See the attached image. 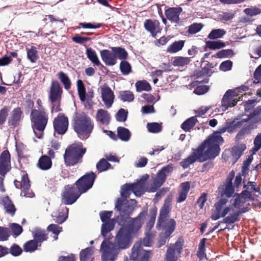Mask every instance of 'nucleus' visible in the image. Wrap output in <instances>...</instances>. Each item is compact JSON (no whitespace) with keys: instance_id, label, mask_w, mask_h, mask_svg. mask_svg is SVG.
I'll return each instance as SVG.
<instances>
[{"instance_id":"f03ea898","label":"nucleus","mask_w":261,"mask_h":261,"mask_svg":"<svg viewBox=\"0 0 261 261\" xmlns=\"http://www.w3.org/2000/svg\"><path fill=\"white\" fill-rule=\"evenodd\" d=\"M96 175L93 172L88 173L81 177L76 182V188L67 185L62 195V201L65 204H72L79 198L82 193L92 188Z\"/></svg>"},{"instance_id":"ea45409f","label":"nucleus","mask_w":261,"mask_h":261,"mask_svg":"<svg viewBox=\"0 0 261 261\" xmlns=\"http://www.w3.org/2000/svg\"><path fill=\"white\" fill-rule=\"evenodd\" d=\"M197 121L196 116L191 117L181 124V128L185 132H190Z\"/></svg>"},{"instance_id":"a19ab883","label":"nucleus","mask_w":261,"mask_h":261,"mask_svg":"<svg viewBox=\"0 0 261 261\" xmlns=\"http://www.w3.org/2000/svg\"><path fill=\"white\" fill-rule=\"evenodd\" d=\"M86 55L89 60L96 66H99L101 63L98 59L96 52L91 48L86 49Z\"/></svg>"},{"instance_id":"603ef678","label":"nucleus","mask_w":261,"mask_h":261,"mask_svg":"<svg viewBox=\"0 0 261 261\" xmlns=\"http://www.w3.org/2000/svg\"><path fill=\"white\" fill-rule=\"evenodd\" d=\"M226 33L224 30L221 29L213 30L207 36L210 39H216L222 38Z\"/></svg>"},{"instance_id":"c756f323","label":"nucleus","mask_w":261,"mask_h":261,"mask_svg":"<svg viewBox=\"0 0 261 261\" xmlns=\"http://www.w3.org/2000/svg\"><path fill=\"white\" fill-rule=\"evenodd\" d=\"M22 112L20 108H15L12 112L8 120L9 126H16L18 125L22 118Z\"/></svg>"},{"instance_id":"72a5a7b5","label":"nucleus","mask_w":261,"mask_h":261,"mask_svg":"<svg viewBox=\"0 0 261 261\" xmlns=\"http://www.w3.org/2000/svg\"><path fill=\"white\" fill-rule=\"evenodd\" d=\"M190 187V183L188 181L183 182L180 185L179 196L177 200L178 202L180 203L185 200L189 191Z\"/></svg>"},{"instance_id":"f704fd0d","label":"nucleus","mask_w":261,"mask_h":261,"mask_svg":"<svg viewBox=\"0 0 261 261\" xmlns=\"http://www.w3.org/2000/svg\"><path fill=\"white\" fill-rule=\"evenodd\" d=\"M38 167L43 170H47L51 168L52 162L50 158L44 155L40 157L38 163Z\"/></svg>"},{"instance_id":"6e6552de","label":"nucleus","mask_w":261,"mask_h":261,"mask_svg":"<svg viewBox=\"0 0 261 261\" xmlns=\"http://www.w3.org/2000/svg\"><path fill=\"white\" fill-rule=\"evenodd\" d=\"M248 88L243 86L234 90H227L223 96L221 100V109L222 111H225L228 108L234 107L238 101L243 96L241 94L242 91H246Z\"/></svg>"},{"instance_id":"473e14b6","label":"nucleus","mask_w":261,"mask_h":261,"mask_svg":"<svg viewBox=\"0 0 261 261\" xmlns=\"http://www.w3.org/2000/svg\"><path fill=\"white\" fill-rule=\"evenodd\" d=\"M94 249L93 247H87L81 251L80 253V261H92L94 258Z\"/></svg>"},{"instance_id":"9d476101","label":"nucleus","mask_w":261,"mask_h":261,"mask_svg":"<svg viewBox=\"0 0 261 261\" xmlns=\"http://www.w3.org/2000/svg\"><path fill=\"white\" fill-rule=\"evenodd\" d=\"M85 152L86 149L82 148L81 143L71 145L66 149L64 154L65 164L67 166L75 165L79 162Z\"/></svg>"},{"instance_id":"49530a36","label":"nucleus","mask_w":261,"mask_h":261,"mask_svg":"<svg viewBox=\"0 0 261 261\" xmlns=\"http://www.w3.org/2000/svg\"><path fill=\"white\" fill-rule=\"evenodd\" d=\"M191 62V58L176 57L173 61V65L175 66L184 67Z\"/></svg>"},{"instance_id":"37998d69","label":"nucleus","mask_w":261,"mask_h":261,"mask_svg":"<svg viewBox=\"0 0 261 261\" xmlns=\"http://www.w3.org/2000/svg\"><path fill=\"white\" fill-rule=\"evenodd\" d=\"M206 47L213 50L219 49L225 46V43L221 40L207 41L205 42Z\"/></svg>"},{"instance_id":"864d4df0","label":"nucleus","mask_w":261,"mask_h":261,"mask_svg":"<svg viewBox=\"0 0 261 261\" xmlns=\"http://www.w3.org/2000/svg\"><path fill=\"white\" fill-rule=\"evenodd\" d=\"M111 167V164L105 159H101L96 165L97 170L100 172L108 170Z\"/></svg>"},{"instance_id":"20e7f679","label":"nucleus","mask_w":261,"mask_h":261,"mask_svg":"<svg viewBox=\"0 0 261 261\" xmlns=\"http://www.w3.org/2000/svg\"><path fill=\"white\" fill-rule=\"evenodd\" d=\"M37 104L38 106V109L32 110L30 117L34 133L38 138L41 139L48 122V115L42 107L40 99H37Z\"/></svg>"},{"instance_id":"69168bd1","label":"nucleus","mask_w":261,"mask_h":261,"mask_svg":"<svg viewBox=\"0 0 261 261\" xmlns=\"http://www.w3.org/2000/svg\"><path fill=\"white\" fill-rule=\"evenodd\" d=\"M9 112V109L7 107H4L0 110V125L5 123Z\"/></svg>"},{"instance_id":"6e6d98bb","label":"nucleus","mask_w":261,"mask_h":261,"mask_svg":"<svg viewBox=\"0 0 261 261\" xmlns=\"http://www.w3.org/2000/svg\"><path fill=\"white\" fill-rule=\"evenodd\" d=\"M120 69L123 75H128L132 71L130 65L126 61L121 62L120 64Z\"/></svg>"},{"instance_id":"4c0bfd02","label":"nucleus","mask_w":261,"mask_h":261,"mask_svg":"<svg viewBox=\"0 0 261 261\" xmlns=\"http://www.w3.org/2000/svg\"><path fill=\"white\" fill-rule=\"evenodd\" d=\"M32 234L34 239V240L38 244L45 241L47 238L45 231L39 228H35L33 231Z\"/></svg>"},{"instance_id":"79ce46f5","label":"nucleus","mask_w":261,"mask_h":261,"mask_svg":"<svg viewBox=\"0 0 261 261\" xmlns=\"http://www.w3.org/2000/svg\"><path fill=\"white\" fill-rule=\"evenodd\" d=\"M185 41L179 40L173 42L167 48V51L169 53H175L181 50L184 46Z\"/></svg>"},{"instance_id":"774afa93","label":"nucleus","mask_w":261,"mask_h":261,"mask_svg":"<svg viewBox=\"0 0 261 261\" xmlns=\"http://www.w3.org/2000/svg\"><path fill=\"white\" fill-rule=\"evenodd\" d=\"M254 147L252 149L253 154H255L261 147V134L257 135L254 141Z\"/></svg>"},{"instance_id":"e433bc0d","label":"nucleus","mask_w":261,"mask_h":261,"mask_svg":"<svg viewBox=\"0 0 261 261\" xmlns=\"http://www.w3.org/2000/svg\"><path fill=\"white\" fill-rule=\"evenodd\" d=\"M242 212H244L245 211L235 210L234 208L233 210L231 211L230 212L231 213L230 215L224 218L222 221V222L226 224H232L239 221V215Z\"/></svg>"},{"instance_id":"393cba45","label":"nucleus","mask_w":261,"mask_h":261,"mask_svg":"<svg viewBox=\"0 0 261 261\" xmlns=\"http://www.w3.org/2000/svg\"><path fill=\"white\" fill-rule=\"evenodd\" d=\"M0 204L3 206L6 213L11 216L15 215L16 207L8 196L0 198Z\"/></svg>"},{"instance_id":"de8ad7c7","label":"nucleus","mask_w":261,"mask_h":261,"mask_svg":"<svg viewBox=\"0 0 261 261\" xmlns=\"http://www.w3.org/2000/svg\"><path fill=\"white\" fill-rule=\"evenodd\" d=\"M119 98L123 102H131L134 99V95L130 91H122L119 92Z\"/></svg>"},{"instance_id":"8fccbe9b","label":"nucleus","mask_w":261,"mask_h":261,"mask_svg":"<svg viewBox=\"0 0 261 261\" xmlns=\"http://www.w3.org/2000/svg\"><path fill=\"white\" fill-rule=\"evenodd\" d=\"M135 86L138 92H141L142 91H149L151 89L149 83L145 80L138 81L135 84Z\"/></svg>"},{"instance_id":"7ed1b4c3","label":"nucleus","mask_w":261,"mask_h":261,"mask_svg":"<svg viewBox=\"0 0 261 261\" xmlns=\"http://www.w3.org/2000/svg\"><path fill=\"white\" fill-rule=\"evenodd\" d=\"M171 210L169 201L165 200L160 212L156 227L162 230L158 243V247H161L166 243L167 239L175 229L176 222L174 219L169 218L168 214Z\"/></svg>"},{"instance_id":"412c9836","label":"nucleus","mask_w":261,"mask_h":261,"mask_svg":"<svg viewBox=\"0 0 261 261\" xmlns=\"http://www.w3.org/2000/svg\"><path fill=\"white\" fill-rule=\"evenodd\" d=\"M256 186V182L254 181H248L246 185L244 186L245 190L242 193L247 196V198L254 200L259 196L260 192Z\"/></svg>"},{"instance_id":"f257e3e1","label":"nucleus","mask_w":261,"mask_h":261,"mask_svg":"<svg viewBox=\"0 0 261 261\" xmlns=\"http://www.w3.org/2000/svg\"><path fill=\"white\" fill-rule=\"evenodd\" d=\"M134 237L126 227L122 226L117 232L113 242L105 238L100 248L102 261L115 260L122 250L130 246Z\"/></svg>"},{"instance_id":"f8f14e48","label":"nucleus","mask_w":261,"mask_h":261,"mask_svg":"<svg viewBox=\"0 0 261 261\" xmlns=\"http://www.w3.org/2000/svg\"><path fill=\"white\" fill-rule=\"evenodd\" d=\"M233 209L232 200L229 202L228 199L222 198L215 204V210L211 215V218L215 221L224 217Z\"/></svg>"},{"instance_id":"f3484780","label":"nucleus","mask_w":261,"mask_h":261,"mask_svg":"<svg viewBox=\"0 0 261 261\" xmlns=\"http://www.w3.org/2000/svg\"><path fill=\"white\" fill-rule=\"evenodd\" d=\"M184 243V240L179 238L174 244L171 245L167 251L165 261H176L181 252Z\"/></svg>"},{"instance_id":"4be33fe9","label":"nucleus","mask_w":261,"mask_h":261,"mask_svg":"<svg viewBox=\"0 0 261 261\" xmlns=\"http://www.w3.org/2000/svg\"><path fill=\"white\" fill-rule=\"evenodd\" d=\"M10 169V154L8 150H6L0 155V174L4 176Z\"/></svg>"},{"instance_id":"2eb2a0df","label":"nucleus","mask_w":261,"mask_h":261,"mask_svg":"<svg viewBox=\"0 0 261 261\" xmlns=\"http://www.w3.org/2000/svg\"><path fill=\"white\" fill-rule=\"evenodd\" d=\"M173 170V165L169 164L164 167L157 173L156 176L153 179L152 185L149 190V192H154L160 187L165 181L167 175Z\"/></svg>"},{"instance_id":"6ab92c4d","label":"nucleus","mask_w":261,"mask_h":261,"mask_svg":"<svg viewBox=\"0 0 261 261\" xmlns=\"http://www.w3.org/2000/svg\"><path fill=\"white\" fill-rule=\"evenodd\" d=\"M68 120L63 114H59L54 121L55 132L60 135L64 134L68 128Z\"/></svg>"},{"instance_id":"c85d7f7f","label":"nucleus","mask_w":261,"mask_h":261,"mask_svg":"<svg viewBox=\"0 0 261 261\" xmlns=\"http://www.w3.org/2000/svg\"><path fill=\"white\" fill-rule=\"evenodd\" d=\"M182 11L180 7L170 8L165 12L166 18L173 23H178L180 20L179 15Z\"/></svg>"},{"instance_id":"052dcab7","label":"nucleus","mask_w":261,"mask_h":261,"mask_svg":"<svg viewBox=\"0 0 261 261\" xmlns=\"http://www.w3.org/2000/svg\"><path fill=\"white\" fill-rule=\"evenodd\" d=\"M38 243L35 241L30 240L24 245V250L26 252H33L37 249Z\"/></svg>"},{"instance_id":"0e129e2a","label":"nucleus","mask_w":261,"mask_h":261,"mask_svg":"<svg viewBox=\"0 0 261 261\" xmlns=\"http://www.w3.org/2000/svg\"><path fill=\"white\" fill-rule=\"evenodd\" d=\"M47 230L55 234L54 239L56 240L58 239V235L62 231V228L58 225L51 224L48 226Z\"/></svg>"},{"instance_id":"7c9ffc66","label":"nucleus","mask_w":261,"mask_h":261,"mask_svg":"<svg viewBox=\"0 0 261 261\" xmlns=\"http://www.w3.org/2000/svg\"><path fill=\"white\" fill-rule=\"evenodd\" d=\"M233 207L235 210H240L241 207L245 203L249 201H253L252 199L247 198L242 192L241 194L236 196L234 199H231Z\"/></svg>"},{"instance_id":"338daca9","label":"nucleus","mask_w":261,"mask_h":261,"mask_svg":"<svg viewBox=\"0 0 261 261\" xmlns=\"http://www.w3.org/2000/svg\"><path fill=\"white\" fill-rule=\"evenodd\" d=\"M244 12L247 15L253 16L260 14L261 13V10L257 8L250 7L245 9L244 10Z\"/></svg>"},{"instance_id":"09e8293b","label":"nucleus","mask_w":261,"mask_h":261,"mask_svg":"<svg viewBox=\"0 0 261 261\" xmlns=\"http://www.w3.org/2000/svg\"><path fill=\"white\" fill-rule=\"evenodd\" d=\"M58 76L62 83L63 84L64 88L66 90H68L71 87V81L67 74L62 71H60L58 73Z\"/></svg>"},{"instance_id":"4468645a","label":"nucleus","mask_w":261,"mask_h":261,"mask_svg":"<svg viewBox=\"0 0 261 261\" xmlns=\"http://www.w3.org/2000/svg\"><path fill=\"white\" fill-rule=\"evenodd\" d=\"M112 211H103L100 213V218L102 222L101 228V234L104 238L108 232L113 229L115 221L111 219Z\"/></svg>"},{"instance_id":"4d7b16f0","label":"nucleus","mask_w":261,"mask_h":261,"mask_svg":"<svg viewBox=\"0 0 261 261\" xmlns=\"http://www.w3.org/2000/svg\"><path fill=\"white\" fill-rule=\"evenodd\" d=\"M154 236L151 232L148 231L146 233L145 237L141 242L140 246H144L146 247H149L151 245L152 242V239Z\"/></svg>"},{"instance_id":"3c124183","label":"nucleus","mask_w":261,"mask_h":261,"mask_svg":"<svg viewBox=\"0 0 261 261\" xmlns=\"http://www.w3.org/2000/svg\"><path fill=\"white\" fill-rule=\"evenodd\" d=\"M77 87L78 94L80 100L84 102L86 101V89L82 80H79L77 81Z\"/></svg>"},{"instance_id":"b1692460","label":"nucleus","mask_w":261,"mask_h":261,"mask_svg":"<svg viewBox=\"0 0 261 261\" xmlns=\"http://www.w3.org/2000/svg\"><path fill=\"white\" fill-rule=\"evenodd\" d=\"M148 177V175L146 174L143 176L138 182L130 184L132 192L134 193L136 196L140 197L144 193L145 181Z\"/></svg>"},{"instance_id":"bf43d9fd","label":"nucleus","mask_w":261,"mask_h":261,"mask_svg":"<svg viewBox=\"0 0 261 261\" xmlns=\"http://www.w3.org/2000/svg\"><path fill=\"white\" fill-rule=\"evenodd\" d=\"M147 128L149 132L152 133H158L162 130L161 125L157 122L148 123Z\"/></svg>"},{"instance_id":"bb28decb","label":"nucleus","mask_w":261,"mask_h":261,"mask_svg":"<svg viewBox=\"0 0 261 261\" xmlns=\"http://www.w3.org/2000/svg\"><path fill=\"white\" fill-rule=\"evenodd\" d=\"M146 30L150 32L151 35L155 37L158 33H160L162 29L160 27V22L158 20L146 19L144 23Z\"/></svg>"},{"instance_id":"dca6fc26","label":"nucleus","mask_w":261,"mask_h":261,"mask_svg":"<svg viewBox=\"0 0 261 261\" xmlns=\"http://www.w3.org/2000/svg\"><path fill=\"white\" fill-rule=\"evenodd\" d=\"M14 185L16 188L21 190V196L28 198H33L35 196V194L30 189V180L27 174H23L22 175L21 181L15 180Z\"/></svg>"},{"instance_id":"5fc2aeb1","label":"nucleus","mask_w":261,"mask_h":261,"mask_svg":"<svg viewBox=\"0 0 261 261\" xmlns=\"http://www.w3.org/2000/svg\"><path fill=\"white\" fill-rule=\"evenodd\" d=\"M132 192V188L130 184H126L121 187L120 190L121 197L122 198L127 199L130 196Z\"/></svg>"},{"instance_id":"5701e85b","label":"nucleus","mask_w":261,"mask_h":261,"mask_svg":"<svg viewBox=\"0 0 261 261\" xmlns=\"http://www.w3.org/2000/svg\"><path fill=\"white\" fill-rule=\"evenodd\" d=\"M101 98L106 107L110 108L112 107L114 100V92L111 88L108 86H103L101 88Z\"/></svg>"},{"instance_id":"0eeeda50","label":"nucleus","mask_w":261,"mask_h":261,"mask_svg":"<svg viewBox=\"0 0 261 261\" xmlns=\"http://www.w3.org/2000/svg\"><path fill=\"white\" fill-rule=\"evenodd\" d=\"M214 155L206 148L205 143H202L197 149H193L191 154L181 162L180 164L184 169H186L196 161L203 162L213 159L216 158Z\"/></svg>"},{"instance_id":"a18cd8bd","label":"nucleus","mask_w":261,"mask_h":261,"mask_svg":"<svg viewBox=\"0 0 261 261\" xmlns=\"http://www.w3.org/2000/svg\"><path fill=\"white\" fill-rule=\"evenodd\" d=\"M112 50L116 55V59H119L120 60H125L127 58V53L123 48L120 47H113L111 48Z\"/></svg>"},{"instance_id":"e2e57ef3","label":"nucleus","mask_w":261,"mask_h":261,"mask_svg":"<svg viewBox=\"0 0 261 261\" xmlns=\"http://www.w3.org/2000/svg\"><path fill=\"white\" fill-rule=\"evenodd\" d=\"M128 111L124 109H120L116 115V119L119 122H124L126 120Z\"/></svg>"},{"instance_id":"aec40b11","label":"nucleus","mask_w":261,"mask_h":261,"mask_svg":"<svg viewBox=\"0 0 261 261\" xmlns=\"http://www.w3.org/2000/svg\"><path fill=\"white\" fill-rule=\"evenodd\" d=\"M62 92V88L59 82L52 81L48 93L49 100L50 102L61 100Z\"/></svg>"},{"instance_id":"a211bd4d","label":"nucleus","mask_w":261,"mask_h":261,"mask_svg":"<svg viewBox=\"0 0 261 261\" xmlns=\"http://www.w3.org/2000/svg\"><path fill=\"white\" fill-rule=\"evenodd\" d=\"M150 253L141 248L139 243H135L132 249L130 256L131 260L138 261H148Z\"/></svg>"},{"instance_id":"39448f33","label":"nucleus","mask_w":261,"mask_h":261,"mask_svg":"<svg viewBox=\"0 0 261 261\" xmlns=\"http://www.w3.org/2000/svg\"><path fill=\"white\" fill-rule=\"evenodd\" d=\"M261 122V106L256 108L252 113H250L247 119H242L238 122L237 126L243 125L237 135V138L241 139L244 135L249 134L256 128Z\"/></svg>"},{"instance_id":"cd10ccee","label":"nucleus","mask_w":261,"mask_h":261,"mask_svg":"<svg viewBox=\"0 0 261 261\" xmlns=\"http://www.w3.org/2000/svg\"><path fill=\"white\" fill-rule=\"evenodd\" d=\"M102 61L107 66H113L117 63L116 55L112 50L103 49L100 51Z\"/></svg>"},{"instance_id":"2f4dec72","label":"nucleus","mask_w":261,"mask_h":261,"mask_svg":"<svg viewBox=\"0 0 261 261\" xmlns=\"http://www.w3.org/2000/svg\"><path fill=\"white\" fill-rule=\"evenodd\" d=\"M61 210V212H54L52 214V217L54 218V220L60 224H62L66 221L68 214V208L66 207H63Z\"/></svg>"},{"instance_id":"1a4fd4ad","label":"nucleus","mask_w":261,"mask_h":261,"mask_svg":"<svg viewBox=\"0 0 261 261\" xmlns=\"http://www.w3.org/2000/svg\"><path fill=\"white\" fill-rule=\"evenodd\" d=\"M93 128V124L89 117L83 115L75 119L74 129L81 139L88 138Z\"/></svg>"},{"instance_id":"ddd939ff","label":"nucleus","mask_w":261,"mask_h":261,"mask_svg":"<svg viewBox=\"0 0 261 261\" xmlns=\"http://www.w3.org/2000/svg\"><path fill=\"white\" fill-rule=\"evenodd\" d=\"M147 213V207H144L138 216L135 218L128 217L124 219L127 224L123 226L130 231L134 237L137 232L141 228L144 222V219Z\"/></svg>"},{"instance_id":"13d9d810","label":"nucleus","mask_w":261,"mask_h":261,"mask_svg":"<svg viewBox=\"0 0 261 261\" xmlns=\"http://www.w3.org/2000/svg\"><path fill=\"white\" fill-rule=\"evenodd\" d=\"M11 234L9 228L0 226V241L8 240Z\"/></svg>"},{"instance_id":"a878e982","label":"nucleus","mask_w":261,"mask_h":261,"mask_svg":"<svg viewBox=\"0 0 261 261\" xmlns=\"http://www.w3.org/2000/svg\"><path fill=\"white\" fill-rule=\"evenodd\" d=\"M234 173L233 171L231 172V177L227 178L225 184L222 187H220L218 190L221 192V195H226L227 197H231L234 193V188L232 185V179Z\"/></svg>"},{"instance_id":"c9c22d12","label":"nucleus","mask_w":261,"mask_h":261,"mask_svg":"<svg viewBox=\"0 0 261 261\" xmlns=\"http://www.w3.org/2000/svg\"><path fill=\"white\" fill-rule=\"evenodd\" d=\"M96 118L97 121L107 125L109 123L111 117L106 110L99 109L97 112Z\"/></svg>"},{"instance_id":"423d86ee","label":"nucleus","mask_w":261,"mask_h":261,"mask_svg":"<svg viewBox=\"0 0 261 261\" xmlns=\"http://www.w3.org/2000/svg\"><path fill=\"white\" fill-rule=\"evenodd\" d=\"M233 123L226 122L224 126L219 128L218 130L215 132L212 136H210L207 140L202 143H205V146L216 157L219 153V145L222 144L224 140L221 136V134L225 133L226 131L231 132L232 128L231 127Z\"/></svg>"},{"instance_id":"58836bf2","label":"nucleus","mask_w":261,"mask_h":261,"mask_svg":"<svg viewBox=\"0 0 261 261\" xmlns=\"http://www.w3.org/2000/svg\"><path fill=\"white\" fill-rule=\"evenodd\" d=\"M117 132L118 136L121 141L127 142L129 140L131 133L127 128L120 126L117 128Z\"/></svg>"},{"instance_id":"680f3d73","label":"nucleus","mask_w":261,"mask_h":261,"mask_svg":"<svg viewBox=\"0 0 261 261\" xmlns=\"http://www.w3.org/2000/svg\"><path fill=\"white\" fill-rule=\"evenodd\" d=\"M10 228L11 229L13 235L15 237H17L19 236L22 232V227L17 223H11L9 225Z\"/></svg>"},{"instance_id":"c03bdc74","label":"nucleus","mask_w":261,"mask_h":261,"mask_svg":"<svg viewBox=\"0 0 261 261\" xmlns=\"http://www.w3.org/2000/svg\"><path fill=\"white\" fill-rule=\"evenodd\" d=\"M28 59L32 62L35 63L38 59V51L34 46L27 48Z\"/></svg>"},{"instance_id":"9b49d317","label":"nucleus","mask_w":261,"mask_h":261,"mask_svg":"<svg viewBox=\"0 0 261 261\" xmlns=\"http://www.w3.org/2000/svg\"><path fill=\"white\" fill-rule=\"evenodd\" d=\"M136 205L135 200L119 198L115 202V210L118 212L121 219L124 220L130 215Z\"/></svg>"}]
</instances>
